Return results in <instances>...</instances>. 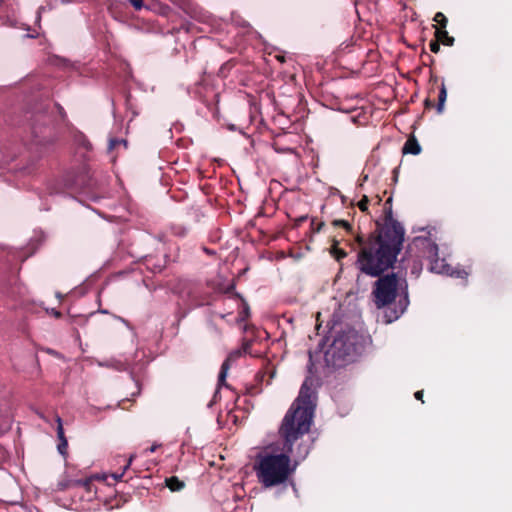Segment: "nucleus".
<instances>
[{"instance_id":"nucleus-3","label":"nucleus","mask_w":512,"mask_h":512,"mask_svg":"<svg viewBox=\"0 0 512 512\" xmlns=\"http://www.w3.org/2000/svg\"><path fill=\"white\" fill-rule=\"evenodd\" d=\"M359 336L353 330L338 333L324 353L328 367L341 368L360 354Z\"/></svg>"},{"instance_id":"nucleus-34","label":"nucleus","mask_w":512,"mask_h":512,"mask_svg":"<svg viewBox=\"0 0 512 512\" xmlns=\"http://www.w3.org/2000/svg\"><path fill=\"white\" fill-rule=\"evenodd\" d=\"M341 201L343 204L346 202V197L344 195L341 196Z\"/></svg>"},{"instance_id":"nucleus-33","label":"nucleus","mask_w":512,"mask_h":512,"mask_svg":"<svg viewBox=\"0 0 512 512\" xmlns=\"http://www.w3.org/2000/svg\"><path fill=\"white\" fill-rule=\"evenodd\" d=\"M53 315H55V317H60L61 316V313L59 311H54L53 312Z\"/></svg>"},{"instance_id":"nucleus-1","label":"nucleus","mask_w":512,"mask_h":512,"mask_svg":"<svg viewBox=\"0 0 512 512\" xmlns=\"http://www.w3.org/2000/svg\"><path fill=\"white\" fill-rule=\"evenodd\" d=\"M311 427V412L308 409H292L285 414L279 435L283 440V453H265L256 458L255 472L258 481L266 488L285 483L294 472L298 460H304L309 447L295 443L307 434Z\"/></svg>"},{"instance_id":"nucleus-4","label":"nucleus","mask_w":512,"mask_h":512,"mask_svg":"<svg viewBox=\"0 0 512 512\" xmlns=\"http://www.w3.org/2000/svg\"><path fill=\"white\" fill-rule=\"evenodd\" d=\"M399 278L395 273L378 276L372 294L377 308H383L393 303L397 296Z\"/></svg>"},{"instance_id":"nucleus-18","label":"nucleus","mask_w":512,"mask_h":512,"mask_svg":"<svg viewBox=\"0 0 512 512\" xmlns=\"http://www.w3.org/2000/svg\"><path fill=\"white\" fill-rule=\"evenodd\" d=\"M74 486H81V487L85 488L86 491L91 492L92 480L90 478L76 480L74 482Z\"/></svg>"},{"instance_id":"nucleus-26","label":"nucleus","mask_w":512,"mask_h":512,"mask_svg":"<svg viewBox=\"0 0 512 512\" xmlns=\"http://www.w3.org/2000/svg\"><path fill=\"white\" fill-rule=\"evenodd\" d=\"M453 271H454V275H451L452 277L467 278V276L469 275V272H466L465 270L453 268Z\"/></svg>"},{"instance_id":"nucleus-10","label":"nucleus","mask_w":512,"mask_h":512,"mask_svg":"<svg viewBox=\"0 0 512 512\" xmlns=\"http://www.w3.org/2000/svg\"><path fill=\"white\" fill-rule=\"evenodd\" d=\"M165 259L163 257L149 255L143 258L142 265L146 270L152 273H160L165 267Z\"/></svg>"},{"instance_id":"nucleus-5","label":"nucleus","mask_w":512,"mask_h":512,"mask_svg":"<svg viewBox=\"0 0 512 512\" xmlns=\"http://www.w3.org/2000/svg\"><path fill=\"white\" fill-rule=\"evenodd\" d=\"M414 243L417 247L423 249V257L427 258L430 262V271L454 275L453 267L446 263L445 259H440L438 255V246L436 243L428 238H416Z\"/></svg>"},{"instance_id":"nucleus-20","label":"nucleus","mask_w":512,"mask_h":512,"mask_svg":"<svg viewBox=\"0 0 512 512\" xmlns=\"http://www.w3.org/2000/svg\"><path fill=\"white\" fill-rule=\"evenodd\" d=\"M133 458H134V456H130V458L128 459V461H127L126 465H125V466H124V468H123V471H122L120 474H118V473H113V474H112V477H113L116 481H120V480H122V478H123V476H124V474H125V471L130 467V465H131V463H132V461H133Z\"/></svg>"},{"instance_id":"nucleus-14","label":"nucleus","mask_w":512,"mask_h":512,"mask_svg":"<svg viewBox=\"0 0 512 512\" xmlns=\"http://www.w3.org/2000/svg\"><path fill=\"white\" fill-rule=\"evenodd\" d=\"M437 99H438V103H437V107H436L437 112L439 114H441L444 110V105H445V102L447 99V90H446L444 83L441 84Z\"/></svg>"},{"instance_id":"nucleus-8","label":"nucleus","mask_w":512,"mask_h":512,"mask_svg":"<svg viewBox=\"0 0 512 512\" xmlns=\"http://www.w3.org/2000/svg\"><path fill=\"white\" fill-rule=\"evenodd\" d=\"M243 355L242 350L238 349L233 352H231L228 357L224 360V362L221 365V369L218 375V385L219 386H228L226 384V376L228 373V370L230 369L231 362L237 360L239 357Z\"/></svg>"},{"instance_id":"nucleus-30","label":"nucleus","mask_w":512,"mask_h":512,"mask_svg":"<svg viewBox=\"0 0 512 512\" xmlns=\"http://www.w3.org/2000/svg\"><path fill=\"white\" fill-rule=\"evenodd\" d=\"M324 225H325L324 222H319L316 225V228H313V229H314L315 232H320Z\"/></svg>"},{"instance_id":"nucleus-25","label":"nucleus","mask_w":512,"mask_h":512,"mask_svg":"<svg viewBox=\"0 0 512 512\" xmlns=\"http://www.w3.org/2000/svg\"><path fill=\"white\" fill-rule=\"evenodd\" d=\"M121 143L126 145V141L125 140L110 139L109 144H108V150L109 151L113 150L116 147V145H119Z\"/></svg>"},{"instance_id":"nucleus-31","label":"nucleus","mask_w":512,"mask_h":512,"mask_svg":"<svg viewBox=\"0 0 512 512\" xmlns=\"http://www.w3.org/2000/svg\"><path fill=\"white\" fill-rule=\"evenodd\" d=\"M381 201H382V198H381L379 195H377V196H376V204H377V205H380V204H381Z\"/></svg>"},{"instance_id":"nucleus-6","label":"nucleus","mask_w":512,"mask_h":512,"mask_svg":"<svg viewBox=\"0 0 512 512\" xmlns=\"http://www.w3.org/2000/svg\"><path fill=\"white\" fill-rule=\"evenodd\" d=\"M29 121L31 133L37 143H42L40 136L44 133V130L48 129L49 125L53 121L52 114L49 113L47 105H41L36 110L28 112L26 116Z\"/></svg>"},{"instance_id":"nucleus-35","label":"nucleus","mask_w":512,"mask_h":512,"mask_svg":"<svg viewBox=\"0 0 512 512\" xmlns=\"http://www.w3.org/2000/svg\"><path fill=\"white\" fill-rule=\"evenodd\" d=\"M432 80L434 81V83H436V82H437V78H436V77H435L434 79H433V78H431V81H432Z\"/></svg>"},{"instance_id":"nucleus-32","label":"nucleus","mask_w":512,"mask_h":512,"mask_svg":"<svg viewBox=\"0 0 512 512\" xmlns=\"http://www.w3.org/2000/svg\"><path fill=\"white\" fill-rule=\"evenodd\" d=\"M244 314H245V316L249 315V307L248 306L245 307Z\"/></svg>"},{"instance_id":"nucleus-17","label":"nucleus","mask_w":512,"mask_h":512,"mask_svg":"<svg viewBox=\"0 0 512 512\" xmlns=\"http://www.w3.org/2000/svg\"><path fill=\"white\" fill-rule=\"evenodd\" d=\"M55 421L57 423V437H58L59 441H62V439H66V437L64 435L62 419H61V417L59 415H56L55 416Z\"/></svg>"},{"instance_id":"nucleus-13","label":"nucleus","mask_w":512,"mask_h":512,"mask_svg":"<svg viewBox=\"0 0 512 512\" xmlns=\"http://www.w3.org/2000/svg\"><path fill=\"white\" fill-rule=\"evenodd\" d=\"M166 486L170 489L172 492H178L181 491L185 487L184 481L180 480L176 476H171L165 479Z\"/></svg>"},{"instance_id":"nucleus-9","label":"nucleus","mask_w":512,"mask_h":512,"mask_svg":"<svg viewBox=\"0 0 512 512\" xmlns=\"http://www.w3.org/2000/svg\"><path fill=\"white\" fill-rule=\"evenodd\" d=\"M383 223H380L379 221H376L377 228L380 227H388L391 225L403 227L400 222H398L396 219L393 218V211H392V196H389L388 199L384 203L383 207Z\"/></svg>"},{"instance_id":"nucleus-2","label":"nucleus","mask_w":512,"mask_h":512,"mask_svg":"<svg viewBox=\"0 0 512 512\" xmlns=\"http://www.w3.org/2000/svg\"><path fill=\"white\" fill-rule=\"evenodd\" d=\"M404 227L391 225L376 228L364 240L361 235L356 236L360 246L355 263L356 268L365 275L378 277L392 268L398 254L403 248Z\"/></svg>"},{"instance_id":"nucleus-19","label":"nucleus","mask_w":512,"mask_h":512,"mask_svg":"<svg viewBox=\"0 0 512 512\" xmlns=\"http://www.w3.org/2000/svg\"><path fill=\"white\" fill-rule=\"evenodd\" d=\"M332 254L338 261L347 256L346 251L344 249L338 248L336 245L332 247Z\"/></svg>"},{"instance_id":"nucleus-15","label":"nucleus","mask_w":512,"mask_h":512,"mask_svg":"<svg viewBox=\"0 0 512 512\" xmlns=\"http://www.w3.org/2000/svg\"><path fill=\"white\" fill-rule=\"evenodd\" d=\"M334 227H342L348 234H353V227L351 223L343 219H335L331 223Z\"/></svg>"},{"instance_id":"nucleus-22","label":"nucleus","mask_w":512,"mask_h":512,"mask_svg":"<svg viewBox=\"0 0 512 512\" xmlns=\"http://www.w3.org/2000/svg\"><path fill=\"white\" fill-rule=\"evenodd\" d=\"M252 344H253L252 340L244 339L242 342V346L240 348L242 350V353L243 354H251L250 348H251Z\"/></svg>"},{"instance_id":"nucleus-28","label":"nucleus","mask_w":512,"mask_h":512,"mask_svg":"<svg viewBox=\"0 0 512 512\" xmlns=\"http://www.w3.org/2000/svg\"><path fill=\"white\" fill-rule=\"evenodd\" d=\"M431 93H432V91L429 92V96L424 101L426 108L434 107V101L431 100Z\"/></svg>"},{"instance_id":"nucleus-27","label":"nucleus","mask_w":512,"mask_h":512,"mask_svg":"<svg viewBox=\"0 0 512 512\" xmlns=\"http://www.w3.org/2000/svg\"><path fill=\"white\" fill-rule=\"evenodd\" d=\"M129 2L136 10H140L143 7V0H129Z\"/></svg>"},{"instance_id":"nucleus-24","label":"nucleus","mask_w":512,"mask_h":512,"mask_svg":"<svg viewBox=\"0 0 512 512\" xmlns=\"http://www.w3.org/2000/svg\"><path fill=\"white\" fill-rule=\"evenodd\" d=\"M429 47L431 52L438 53L440 51V42L435 38L434 40H431Z\"/></svg>"},{"instance_id":"nucleus-11","label":"nucleus","mask_w":512,"mask_h":512,"mask_svg":"<svg viewBox=\"0 0 512 512\" xmlns=\"http://www.w3.org/2000/svg\"><path fill=\"white\" fill-rule=\"evenodd\" d=\"M403 154L418 155L421 152V146L414 136H411L405 142L402 148Z\"/></svg>"},{"instance_id":"nucleus-21","label":"nucleus","mask_w":512,"mask_h":512,"mask_svg":"<svg viewBox=\"0 0 512 512\" xmlns=\"http://www.w3.org/2000/svg\"><path fill=\"white\" fill-rule=\"evenodd\" d=\"M368 205H369V198L367 195H363L361 200L357 203L358 208L364 212L368 213Z\"/></svg>"},{"instance_id":"nucleus-29","label":"nucleus","mask_w":512,"mask_h":512,"mask_svg":"<svg viewBox=\"0 0 512 512\" xmlns=\"http://www.w3.org/2000/svg\"><path fill=\"white\" fill-rule=\"evenodd\" d=\"M414 396H415V398L417 400H420V401H422V403H424V400H423V390L416 391Z\"/></svg>"},{"instance_id":"nucleus-12","label":"nucleus","mask_w":512,"mask_h":512,"mask_svg":"<svg viewBox=\"0 0 512 512\" xmlns=\"http://www.w3.org/2000/svg\"><path fill=\"white\" fill-rule=\"evenodd\" d=\"M435 38L445 46H452L454 44V38L449 36L446 29H436Z\"/></svg>"},{"instance_id":"nucleus-16","label":"nucleus","mask_w":512,"mask_h":512,"mask_svg":"<svg viewBox=\"0 0 512 512\" xmlns=\"http://www.w3.org/2000/svg\"><path fill=\"white\" fill-rule=\"evenodd\" d=\"M434 21L439 24V27H436V29H446L447 26V18L442 12H437L434 16Z\"/></svg>"},{"instance_id":"nucleus-7","label":"nucleus","mask_w":512,"mask_h":512,"mask_svg":"<svg viewBox=\"0 0 512 512\" xmlns=\"http://www.w3.org/2000/svg\"><path fill=\"white\" fill-rule=\"evenodd\" d=\"M308 409L311 412V419L313 418V407L310 400V387L308 386V379L304 381L301 386L299 397L292 404L288 411L292 409Z\"/></svg>"},{"instance_id":"nucleus-23","label":"nucleus","mask_w":512,"mask_h":512,"mask_svg":"<svg viewBox=\"0 0 512 512\" xmlns=\"http://www.w3.org/2000/svg\"><path fill=\"white\" fill-rule=\"evenodd\" d=\"M68 448V441L67 439H62V441H59L58 444V451L60 454L65 455Z\"/></svg>"}]
</instances>
